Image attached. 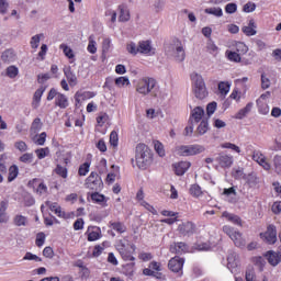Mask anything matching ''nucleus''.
Instances as JSON below:
<instances>
[{
    "label": "nucleus",
    "mask_w": 281,
    "mask_h": 281,
    "mask_svg": "<svg viewBox=\"0 0 281 281\" xmlns=\"http://www.w3.org/2000/svg\"><path fill=\"white\" fill-rule=\"evenodd\" d=\"M8 78H16L19 76V67L16 66H9L5 70Z\"/></svg>",
    "instance_id": "52"
},
{
    "label": "nucleus",
    "mask_w": 281,
    "mask_h": 281,
    "mask_svg": "<svg viewBox=\"0 0 281 281\" xmlns=\"http://www.w3.org/2000/svg\"><path fill=\"white\" fill-rule=\"evenodd\" d=\"M175 153L180 157H192L205 153V147L203 145H180L176 147Z\"/></svg>",
    "instance_id": "4"
},
{
    "label": "nucleus",
    "mask_w": 281,
    "mask_h": 281,
    "mask_svg": "<svg viewBox=\"0 0 281 281\" xmlns=\"http://www.w3.org/2000/svg\"><path fill=\"white\" fill-rule=\"evenodd\" d=\"M217 89L220 91V94L225 98L227 93H229V90L232 89V82L229 81H220Z\"/></svg>",
    "instance_id": "34"
},
{
    "label": "nucleus",
    "mask_w": 281,
    "mask_h": 281,
    "mask_svg": "<svg viewBox=\"0 0 281 281\" xmlns=\"http://www.w3.org/2000/svg\"><path fill=\"white\" fill-rule=\"evenodd\" d=\"M143 276L156 278V280H166V276L161 272V262L151 261L149 268L143 269Z\"/></svg>",
    "instance_id": "7"
},
{
    "label": "nucleus",
    "mask_w": 281,
    "mask_h": 281,
    "mask_svg": "<svg viewBox=\"0 0 281 281\" xmlns=\"http://www.w3.org/2000/svg\"><path fill=\"white\" fill-rule=\"evenodd\" d=\"M103 186L102 178L95 171H92L85 182V188H87V190H92L93 192H100Z\"/></svg>",
    "instance_id": "6"
},
{
    "label": "nucleus",
    "mask_w": 281,
    "mask_h": 281,
    "mask_svg": "<svg viewBox=\"0 0 281 281\" xmlns=\"http://www.w3.org/2000/svg\"><path fill=\"white\" fill-rule=\"evenodd\" d=\"M126 49L130 54H133L134 56H137V54H139V46L135 45V43L133 42L127 44Z\"/></svg>",
    "instance_id": "56"
},
{
    "label": "nucleus",
    "mask_w": 281,
    "mask_h": 281,
    "mask_svg": "<svg viewBox=\"0 0 281 281\" xmlns=\"http://www.w3.org/2000/svg\"><path fill=\"white\" fill-rule=\"evenodd\" d=\"M117 144H120V136L115 131H112L110 133V146H113V148H117Z\"/></svg>",
    "instance_id": "49"
},
{
    "label": "nucleus",
    "mask_w": 281,
    "mask_h": 281,
    "mask_svg": "<svg viewBox=\"0 0 281 281\" xmlns=\"http://www.w3.org/2000/svg\"><path fill=\"white\" fill-rule=\"evenodd\" d=\"M210 131V123L207 120H202L196 128L198 135H205Z\"/></svg>",
    "instance_id": "39"
},
{
    "label": "nucleus",
    "mask_w": 281,
    "mask_h": 281,
    "mask_svg": "<svg viewBox=\"0 0 281 281\" xmlns=\"http://www.w3.org/2000/svg\"><path fill=\"white\" fill-rule=\"evenodd\" d=\"M19 177V167L16 165H12L9 168V176H8V181L11 183V181H14Z\"/></svg>",
    "instance_id": "42"
},
{
    "label": "nucleus",
    "mask_w": 281,
    "mask_h": 281,
    "mask_svg": "<svg viewBox=\"0 0 281 281\" xmlns=\"http://www.w3.org/2000/svg\"><path fill=\"white\" fill-rule=\"evenodd\" d=\"M183 265H186V259L179 256L171 258L168 262V267L173 273H183Z\"/></svg>",
    "instance_id": "11"
},
{
    "label": "nucleus",
    "mask_w": 281,
    "mask_h": 281,
    "mask_svg": "<svg viewBox=\"0 0 281 281\" xmlns=\"http://www.w3.org/2000/svg\"><path fill=\"white\" fill-rule=\"evenodd\" d=\"M171 254H186L188 252V244L183 241L175 243L170 246Z\"/></svg>",
    "instance_id": "25"
},
{
    "label": "nucleus",
    "mask_w": 281,
    "mask_h": 281,
    "mask_svg": "<svg viewBox=\"0 0 281 281\" xmlns=\"http://www.w3.org/2000/svg\"><path fill=\"white\" fill-rule=\"evenodd\" d=\"M54 172L61 179H67V177H69V170L67 167H63L61 165H57Z\"/></svg>",
    "instance_id": "38"
},
{
    "label": "nucleus",
    "mask_w": 281,
    "mask_h": 281,
    "mask_svg": "<svg viewBox=\"0 0 281 281\" xmlns=\"http://www.w3.org/2000/svg\"><path fill=\"white\" fill-rule=\"evenodd\" d=\"M254 106V103H247L244 109H240L236 114H235V120H244V117H247L249 113H251V109Z\"/></svg>",
    "instance_id": "33"
},
{
    "label": "nucleus",
    "mask_w": 281,
    "mask_h": 281,
    "mask_svg": "<svg viewBox=\"0 0 281 281\" xmlns=\"http://www.w3.org/2000/svg\"><path fill=\"white\" fill-rule=\"evenodd\" d=\"M176 58L179 63H183L186 60V50L183 49V46H177Z\"/></svg>",
    "instance_id": "50"
},
{
    "label": "nucleus",
    "mask_w": 281,
    "mask_h": 281,
    "mask_svg": "<svg viewBox=\"0 0 281 281\" xmlns=\"http://www.w3.org/2000/svg\"><path fill=\"white\" fill-rule=\"evenodd\" d=\"M114 83L116 87L122 89V87H128L131 85V80L128 77H119L114 79Z\"/></svg>",
    "instance_id": "43"
},
{
    "label": "nucleus",
    "mask_w": 281,
    "mask_h": 281,
    "mask_svg": "<svg viewBox=\"0 0 281 281\" xmlns=\"http://www.w3.org/2000/svg\"><path fill=\"white\" fill-rule=\"evenodd\" d=\"M191 82L195 98L199 100H205V98L209 95V92L203 77L196 72H193L191 74Z\"/></svg>",
    "instance_id": "3"
},
{
    "label": "nucleus",
    "mask_w": 281,
    "mask_h": 281,
    "mask_svg": "<svg viewBox=\"0 0 281 281\" xmlns=\"http://www.w3.org/2000/svg\"><path fill=\"white\" fill-rule=\"evenodd\" d=\"M246 281H256V271H254V268H249L246 270Z\"/></svg>",
    "instance_id": "62"
},
{
    "label": "nucleus",
    "mask_w": 281,
    "mask_h": 281,
    "mask_svg": "<svg viewBox=\"0 0 281 281\" xmlns=\"http://www.w3.org/2000/svg\"><path fill=\"white\" fill-rule=\"evenodd\" d=\"M91 169V162L86 161L79 166L78 176L79 177H87L89 175V170Z\"/></svg>",
    "instance_id": "40"
},
{
    "label": "nucleus",
    "mask_w": 281,
    "mask_h": 281,
    "mask_svg": "<svg viewBox=\"0 0 281 281\" xmlns=\"http://www.w3.org/2000/svg\"><path fill=\"white\" fill-rule=\"evenodd\" d=\"M204 12L205 14H213V16H223V9L221 8H207Z\"/></svg>",
    "instance_id": "54"
},
{
    "label": "nucleus",
    "mask_w": 281,
    "mask_h": 281,
    "mask_svg": "<svg viewBox=\"0 0 281 281\" xmlns=\"http://www.w3.org/2000/svg\"><path fill=\"white\" fill-rule=\"evenodd\" d=\"M257 106H258V112L261 115H268V113H269V104H267V102L257 100Z\"/></svg>",
    "instance_id": "46"
},
{
    "label": "nucleus",
    "mask_w": 281,
    "mask_h": 281,
    "mask_svg": "<svg viewBox=\"0 0 281 281\" xmlns=\"http://www.w3.org/2000/svg\"><path fill=\"white\" fill-rule=\"evenodd\" d=\"M206 52H209V54H217L218 46H216V44H214V42L210 41L206 44Z\"/></svg>",
    "instance_id": "57"
},
{
    "label": "nucleus",
    "mask_w": 281,
    "mask_h": 281,
    "mask_svg": "<svg viewBox=\"0 0 281 281\" xmlns=\"http://www.w3.org/2000/svg\"><path fill=\"white\" fill-rule=\"evenodd\" d=\"M92 98H95V92L93 91H77L75 93V100L76 102L85 101V100H91Z\"/></svg>",
    "instance_id": "26"
},
{
    "label": "nucleus",
    "mask_w": 281,
    "mask_h": 281,
    "mask_svg": "<svg viewBox=\"0 0 281 281\" xmlns=\"http://www.w3.org/2000/svg\"><path fill=\"white\" fill-rule=\"evenodd\" d=\"M86 236L89 243H95L102 238V229L99 226H89Z\"/></svg>",
    "instance_id": "13"
},
{
    "label": "nucleus",
    "mask_w": 281,
    "mask_h": 281,
    "mask_svg": "<svg viewBox=\"0 0 281 281\" xmlns=\"http://www.w3.org/2000/svg\"><path fill=\"white\" fill-rule=\"evenodd\" d=\"M233 179L240 180L245 178V171L240 168L233 169L232 171Z\"/></svg>",
    "instance_id": "55"
},
{
    "label": "nucleus",
    "mask_w": 281,
    "mask_h": 281,
    "mask_svg": "<svg viewBox=\"0 0 281 281\" xmlns=\"http://www.w3.org/2000/svg\"><path fill=\"white\" fill-rule=\"evenodd\" d=\"M109 227H111L112 231L115 232L116 234H120V236H122V234H126V232H128V227H126V224L124 222H120V221H110Z\"/></svg>",
    "instance_id": "16"
},
{
    "label": "nucleus",
    "mask_w": 281,
    "mask_h": 281,
    "mask_svg": "<svg viewBox=\"0 0 281 281\" xmlns=\"http://www.w3.org/2000/svg\"><path fill=\"white\" fill-rule=\"evenodd\" d=\"M135 91L143 97L151 95V98H157L159 83H157V79L153 77H143L136 81Z\"/></svg>",
    "instance_id": "2"
},
{
    "label": "nucleus",
    "mask_w": 281,
    "mask_h": 281,
    "mask_svg": "<svg viewBox=\"0 0 281 281\" xmlns=\"http://www.w3.org/2000/svg\"><path fill=\"white\" fill-rule=\"evenodd\" d=\"M59 49H63L66 58H69V59L76 58V55L74 54V49H71V47L67 46V44H60Z\"/></svg>",
    "instance_id": "44"
},
{
    "label": "nucleus",
    "mask_w": 281,
    "mask_h": 281,
    "mask_svg": "<svg viewBox=\"0 0 281 281\" xmlns=\"http://www.w3.org/2000/svg\"><path fill=\"white\" fill-rule=\"evenodd\" d=\"M15 58L14 50L5 49L1 55L2 63H12Z\"/></svg>",
    "instance_id": "37"
},
{
    "label": "nucleus",
    "mask_w": 281,
    "mask_h": 281,
    "mask_svg": "<svg viewBox=\"0 0 281 281\" xmlns=\"http://www.w3.org/2000/svg\"><path fill=\"white\" fill-rule=\"evenodd\" d=\"M262 240L268 245H276L278 241V231L276 229V225L271 224L267 227L265 233L260 234Z\"/></svg>",
    "instance_id": "10"
},
{
    "label": "nucleus",
    "mask_w": 281,
    "mask_h": 281,
    "mask_svg": "<svg viewBox=\"0 0 281 281\" xmlns=\"http://www.w3.org/2000/svg\"><path fill=\"white\" fill-rule=\"evenodd\" d=\"M154 148L159 157H166V149L164 148V144L161 142L155 140Z\"/></svg>",
    "instance_id": "47"
},
{
    "label": "nucleus",
    "mask_w": 281,
    "mask_h": 281,
    "mask_svg": "<svg viewBox=\"0 0 281 281\" xmlns=\"http://www.w3.org/2000/svg\"><path fill=\"white\" fill-rule=\"evenodd\" d=\"M64 76L69 87H76V85H78V77L76 76V72L71 70L70 66L64 68Z\"/></svg>",
    "instance_id": "17"
},
{
    "label": "nucleus",
    "mask_w": 281,
    "mask_h": 281,
    "mask_svg": "<svg viewBox=\"0 0 281 281\" xmlns=\"http://www.w3.org/2000/svg\"><path fill=\"white\" fill-rule=\"evenodd\" d=\"M189 194L193 196V199H199V196H203V189L198 183L191 184L189 188Z\"/></svg>",
    "instance_id": "35"
},
{
    "label": "nucleus",
    "mask_w": 281,
    "mask_h": 281,
    "mask_svg": "<svg viewBox=\"0 0 281 281\" xmlns=\"http://www.w3.org/2000/svg\"><path fill=\"white\" fill-rule=\"evenodd\" d=\"M43 34H37V35H34L32 38H31V47L32 49H38V45H41V38H43Z\"/></svg>",
    "instance_id": "51"
},
{
    "label": "nucleus",
    "mask_w": 281,
    "mask_h": 281,
    "mask_svg": "<svg viewBox=\"0 0 281 281\" xmlns=\"http://www.w3.org/2000/svg\"><path fill=\"white\" fill-rule=\"evenodd\" d=\"M30 188H36L35 192L42 196V194H47V184L38 178H34L29 181Z\"/></svg>",
    "instance_id": "14"
},
{
    "label": "nucleus",
    "mask_w": 281,
    "mask_h": 281,
    "mask_svg": "<svg viewBox=\"0 0 281 281\" xmlns=\"http://www.w3.org/2000/svg\"><path fill=\"white\" fill-rule=\"evenodd\" d=\"M91 200L93 203H97L98 205H101L102 207H108V201L109 198H105L104 194L99 193L98 191L93 192L91 194Z\"/></svg>",
    "instance_id": "22"
},
{
    "label": "nucleus",
    "mask_w": 281,
    "mask_h": 281,
    "mask_svg": "<svg viewBox=\"0 0 281 281\" xmlns=\"http://www.w3.org/2000/svg\"><path fill=\"white\" fill-rule=\"evenodd\" d=\"M14 147L16 150H20V153L27 151V144L23 140L15 142Z\"/></svg>",
    "instance_id": "60"
},
{
    "label": "nucleus",
    "mask_w": 281,
    "mask_h": 281,
    "mask_svg": "<svg viewBox=\"0 0 281 281\" xmlns=\"http://www.w3.org/2000/svg\"><path fill=\"white\" fill-rule=\"evenodd\" d=\"M44 93H45V87H41L35 91L33 95V102H32L33 109H38V104H41V99L43 98Z\"/></svg>",
    "instance_id": "32"
},
{
    "label": "nucleus",
    "mask_w": 281,
    "mask_h": 281,
    "mask_svg": "<svg viewBox=\"0 0 281 281\" xmlns=\"http://www.w3.org/2000/svg\"><path fill=\"white\" fill-rule=\"evenodd\" d=\"M54 98H55V106H58V109H67V106H69V99L67 98V95L63 92H58L56 88H52L48 91L46 100L48 102H52Z\"/></svg>",
    "instance_id": "5"
},
{
    "label": "nucleus",
    "mask_w": 281,
    "mask_h": 281,
    "mask_svg": "<svg viewBox=\"0 0 281 281\" xmlns=\"http://www.w3.org/2000/svg\"><path fill=\"white\" fill-rule=\"evenodd\" d=\"M224 234H227V236L233 240L234 245L236 247H244L245 240L243 239V234L240 232L236 231L232 226H223Z\"/></svg>",
    "instance_id": "8"
},
{
    "label": "nucleus",
    "mask_w": 281,
    "mask_h": 281,
    "mask_svg": "<svg viewBox=\"0 0 281 281\" xmlns=\"http://www.w3.org/2000/svg\"><path fill=\"white\" fill-rule=\"evenodd\" d=\"M274 169L278 175H281V157L280 156L274 157Z\"/></svg>",
    "instance_id": "64"
},
{
    "label": "nucleus",
    "mask_w": 281,
    "mask_h": 281,
    "mask_svg": "<svg viewBox=\"0 0 281 281\" xmlns=\"http://www.w3.org/2000/svg\"><path fill=\"white\" fill-rule=\"evenodd\" d=\"M54 214H56V216H58V218H65V220H67V218H70V217H71V215H70L69 213L63 211V207H61V206H59V207L55 211Z\"/></svg>",
    "instance_id": "59"
},
{
    "label": "nucleus",
    "mask_w": 281,
    "mask_h": 281,
    "mask_svg": "<svg viewBox=\"0 0 281 281\" xmlns=\"http://www.w3.org/2000/svg\"><path fill=\"white\" fill-rule=\"evenodd\" d=\"M133 168L138 170H147L153 166V150L144 143H139L135 149V159H132Z\"/></svg>",
    "instance_id": "1"
},
{
    "label": "nucleus",
    "mask_w": 281,
    "mask_h": 281,
    "mask_svg": "<svg viewBox=\"0 0 281 281\" xmlns=\"http://www.w3.org/2000/svg\"><path fill=\"white\" fill-rule=\"evenodd\" d=\"M13 224L16 227H25L27 225V216H23L21 214H18L13 217Z\"/></svg>",
    "instance_id": "36"
},
{
    "label": "nucleus",
    "mask_w": 281,
    "mask_h": 281,
    "mask_svg": "<svg viewBox=\"0 0 281 281\" xmlns=\"http://www.w3.org/2000/svg\"><path fill=\"white\" fill-rule=\"evenodd\" d=\"M252 159L262 167L263 170H271V165L267 161V157H265L260 150L252 151Z\"/></svg>",
    "instance_id": "15"
},
{
    "label": "nucleus",
    "mask_w": 281,
    "mask_h": 281,
    "mask_svg": "<svg viewBox=\"0 0 281 281\" xmlns=\"http://www.w3.org/2000/svg\"><path fill=\"white\" fill-rule=\"evenodd\" d=\"M8 201L0 202V223H8L10 217L8 216Z\"/></svg>",
    "instance_id": "30"
},
{
    "label": "nucleus",
    "mask_w": 281,
    "mask_h": 281,
    "mask_svg": "<svg viewBox=\"0 0 281 281\" xmlns=\"http://www.w3.org/2000/svg\"><path fill=\"white\" fill-rule=\"evenodd\" d=\"M36 247H43L45 245V233H38L35 239Z\"/></svg>",
    "instance_id": "61"
},
{
    "label": "nucleus",
    "mask_w": 281,
    "mask_h": 281,
    "mask_svg": "<svg viewBox=\"0 0 281 281\" xmlns=\"http://www.w3.org/2000/svg\"><path fill=\"white\" fill-rule=\"evenodd\" d=\"M41 128H43V122H41V117L34 119L31 124V133H38Z\"/></svg>",
    "instance_id": "45"
},
{
    "label": "nucleus",
    "mask_w": 281,
    "mask_h": 281,
    "mask_svg": "<svg viewBox=\"0 0 281 281\" xmlns=\"http://www.w3.org/2000/svg\"><path fill=\"white\" fill-rule=\"evenodd\" d=\"M19 161H21V164H32L34 161V154L25 153L20 156Z\"/></svg>",
    "instance_id": "48"
},
{
    "label": "nucleus",
    "mask_w": 281,
    "mask_h": 281,
    "mask_svg": "<svg viewBox=\"0 0 281 281\" xmlns=\"http://www.w3.org/2000/svg\"><path fill=\"white\" fill-rule=\"evenodd\" d=\"M233 48L240 56H245V54H247V52H249V46H247V44H245V42H235L233 44Z\"/></svg>",
    "instance_id": "31"
},
{
    "label": "nucleus",
    "mask_w": 281,
    "mask_h": 281,
    "mask_svg": "<svg viewBox=\"0 0 281 281\" xmlns=\"http://www.w3.org/2000/svg\"><path fill=\"white\" fill-rule=\"evenodd\" d=\"M217 164L221 168H232V164H234V158L228 155H220L216 158Z\"/></svg>",
    "instance_id": "23"
},
{
    "label": "nucleus",
    "mask_w": 281,
    "mask_h": 281,
    "mask_svg": "<svg viewBox=\"0 0 281 281\" xmlns=\"http://www.w3.org/2000/svg\"><path fill=\"white\" fill-rule=\"evenodd\" d=\"M117 249L123 260L135 262V257L133 256V251L128 250V248H126V245L122 244L121 246H119Z\"/></svg>",
    "instance_id": "21"
},
{
    "label": "nucleus",
    "mask_w": 281,
    "mask_h": 281,
    "mask_svg": "<svg viewBox=\"0 0 281 281\" xmlns=\"http://www.w3.org/2000/svg\"><path fill=\"white\" fill-rule=\"evenodd\" d=\"M266 257H267L269 265H271V267H278V263L281 261L280 252L270 250L267 252Z\"/></svg>",
    "instance_id": "24"
},
{
    "label": "nucleus",
    "mask_w": 281,
    "mask_h": 281,
    "mask_svg": "<svg viewBox=\"0 0 281 281\" xmlns=\"http://www.w3.org/2000/svg\"><path fill=\"white\" fill-rule=\"evenodd\" d=\"M205 115V110H203V108L201 106H195L192 111H191V115H190V121L195 122V124H199V122H201V120H203V116Z\"/></svg>",
    "instance_id": "20"
},
{
    "label": "nucleus",
    "mask_w": 281,
    "mask_h": 281,
    "mask_svg": "<svg viewBox=\"0 0 281 281\" xmlns=\"http://www.w3.org/2000/svg\"><path fill=\"white\" fill-rule=\"evenodd\" d=\"M244 12L246 13H250V12H255L256 11V3L249 1L247 2L244 8H243Z\"/></svg>",
    "instance_id": "63"
},
{
    "label": "nucleus",
    "mask_w": 281,
    "mask_h": 281,
    "mask_svg": "<svg viewBox=\"0 0 281 281\" xmlns=\"http://www.w3.org/2000/svg\"><path fill=\"white\" fill-rule=\"evenodd\" d=\"M223 218H227L229 223H233L234 225H238L239 227H243V220H240V216L236 214H232L227 211H224L222 213Z\"/></svg>",
    "instance_id": "28"
},
{
    "label": "nucleus",
    "mask_w": 281,
    "mask_h": 281,
    "mask_svg": "<svg viewBox=\"0 0 281 281\" xmlns=\"http://www.w3.org/2000/svg\"><path fill=\"white\" fill-rule=\"evenodd\" d=\"M35 155L37 159H45V157H48L49 155V147L36 149Z\"/></svg>",
    "instance_id": "53"
},
{
    "label": "nucleus",
    "mask_w": 281,
    "mask_h": 281,
    "mask_svg": "<svg viewBox=\"0 0 281 281\" xmlns=\"http://www.w3.org/2000/svg\"><path fill=\"white\" fill-rule=\"evenodd\" d=\"M177 232L180 236H193V234H196V224L191 221L182 222L178 225Z\"/></svg>",
    "instance_id": "9"
},
{
    "label": "nucleus",
    "mask_w": 281,
    "mask_h": 281,
    "mask_svg": "<svg viewBox=\"0 0 281 281\" xmlns=\"http://www.w3.org/2000/svg\"><path fill=\"white\" fill-rule=\"evenodd\" d=\"M225 58L227 60H229V63H243V55H240L239 53L235 52V50H229L227 49L225 52Z\"/></svg>",
    "instance_id": "27"
},
{
    "label": "nucleus",
    "mask_w": 281,
    "mask_h": 281,
    "mask_svg": "<svg viewBox=\"0 0 281 281\" xmlns=\"http://www.w3.org/2000/svg\"><path fill=\"white\" fill-rule=\"evenodd\" d=\"M119 12V21L121 23L131 21V11H128V7H126V4H120Z\"/></svg>",
    "instance_id": "19"
},
{
    "label": "nucleus",
    "mask_w": 281,
    "mask_h": 281,
    "mask_svg": "<svg viewBox=\"0 0 281 281\" xmlns=\"http://www.w3.org/2000/svg\"><path fill=\"white\" fill-rule=\"evenodd\" d=\"M155 47H153V42L150 40L138 42V54H144L145 56H155Z\"/></svg>",
    "instance_id": "12"
},
{
    "label": "nucleus",
    "mask_w": 281,
    "mask_h": 281,
    "mask_svg": "<svg viewBox=\"0 0 281 281\" xmlns=\"http://www.w3.org/2000/svg\"><path fill=\"white\" fill-rule=\"evenodd\" d=\"M190 166H192L190 161H180L173 165L175 173L177 175V177H183V173L190 170Z\"/></svg>",
    "instance_id": "18"
},
{
    "label": "nucleus",
    "mask_w": 281,
    "mask_h": 281,
    "mask_svg": "<svg viewBox=\"0 0 281 281\" xmlns=\"http://www.w3.org/2000/svg\"><path fill=\"white\" fill-rule=\"evenodd\" d=\"M109 122V114L106 112H100L97 116V126H104Z\"/></svg>",
    "instance_id": "41"
},
{
    "label": "nucleus",
    "mask_w": 281,
    "mask_h": 281,
    "mask_svg": "<svg viewBox=\"0 0 281 281\" xmlns=\"http://www.w3.org/2000/svg\"><path fill=\"white\" fill-rule=\"evenodd\" d=\"M256 21L250 20L248 23V26H244L241 29V32L246 35V36H256V34L258 33L256 31Z\"/></svg>",
    "instance_id": "29"
},
{
    "label": "nucleus",
    "mask_w": 281,
    "mask_h": 281,
    "mask_svg": "<svg viewBox=\"0 0 281 281\" xmlns=\"http://www.w3.org/2000/svg\"><path fill=\"white\" fill-rule=\"evenodd\" d=\"M238 10V5L234 2H231L225 5L226 14H234Z\"/></svg>",
    "instance_id": "58"
}]
</instances>
